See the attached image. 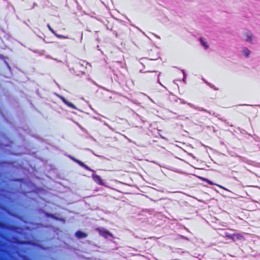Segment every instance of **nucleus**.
<instances>
[{
  "instance_id": "nucleus-1",
  "label": "nucleus",
  "mask_w": 260,
  "mask_h": 260,
  "mask_svg": "<svg viewBox=\"0 0 260 260\" xmlns=\"http://www.w3.org/2000/svg\"><path fill=\"white\" fill-rule=\"evenodd\" d=\"M225 237L232 239L233 241L235 242L238 240H244L245 238L243 236L240 234H230L227 233L225 234Z\"/></svg>"
},
{
  "instance_id": "nucleus-2",
  "label": "nucleus",
  "mask_w": 260,
  "mask_h": 260,
  "mask_svg": "<svg viewBox=\"0 0 260 260\" xmlns=\"http://www.w3.org/2000/svg\"><path fill=\"white\" fill-rule=\"evenodd\" d=\"M244 39L247 42L252 44L254 37L250 31H246L244 35Z\"/></svg>"
},
{
  "instance_id": "nucleus-3",
  "label": "nucleus",
  "mask_w": 260,
  "mask_h": 260,
  "mask_svg": "<svg viewBox=\"0 0 260 260\" xmlns=\"http://www.w3.org/2000/svg\"><path fill=\"white\" fill-rule=\"evenodd\" d=\"M92 177L94 182L100 185H104V182L100 176L96 174H93L92 175Z\"/></svg>"
},
{
  "instance_id": "nucleus-4",
  "label": "nucleus",
  "mask_w": 260,
  "mask_h": 260,
  "mask_svg": "<svg viewBox=\"0 0 260 260\" xmlns=\"http://www.w3.org/2000/svg\"><path fill=\"white\" fill-rule=\"evenodd\" d=\"M176 246L177 248L179 249H183L184 248H186L187 246L186 243H184L182 242L180 240H178L176 243Z\"/></svg>"
},
{
  "instance_id": "nucleus-5",
  "label": "nucleus",
  "mask_w": 260,
  "mask_h": 260,
  "mask_svg": "<svg viewBox=\"0 0 260 260\" xmlns=\"http://www.w3.org/2000/svg\"><path fill=\"white\" fill-rule=\"evenodd\" d=\"M76 236L78 238H79V239H81V238H85L87 236V234L82 231H77L76 234Z\"/></svg>"
},
{
  "instance_id": "nucleus-6",
  "label": "nucleus",
  "mask_w": 260,
  "mask_h": 260,
  "mask_svg": "<svg viewBox=\"0 0 260 260\" xmlns=\"http://www.w3.org/2000/svg\"><path fill=\"white\" fill-rule=\"evenodd\" d=\"M59 97L65 104H66L68 106H69L73 109H76L75 106L72 103L68 102L67 100H66L64 98H63L62 96H59Z\"/></svg>"
},
{
  "instance_id": "nucleus-7",
  "label": "nucleus",
  "mask_w": 260,
  "mask_h": 260,
  "mask_svg": "<svg viewBox=\"0 0 260 260\" xmlns=\"http://www.w3.org/2000/svg\"><path fill=\"white\" fill-rule=\"evenodd\" d=\"M200 43H201V44L202 45V46L203 47H204L205 49H207L208 48L209 46L208 45L207 41H206V40L205 39L201 38L200 39Z\"/></svg>"
},
{
  "instance_id": "nucleus-8",
  "label": "nucleus",
  "mask_w": 260,
  "mask_h": 260,
  "mask_svg": "<svg viewBox=\"0 0 260 260\" xmlns=\"http://www.w3.org/2000/svg\"><path fill=\"white\" fill-rule=\"evenodd\" d=\"M250 53V51L246 48H244L242 50V54L246 57H248Z\"/></svg>"
},
{
  "instance_id": "nucleus-9",
  "label": "nucleus",
  "mask_w": 260,
  "mask_h": 260,
  "mask_svg": "<svg viewBox=\"0 0 260 260\" xmlns=\"http://www.w3.org/2000/svg\"><path fill=\"white\" fill-rule=\"evenodd\" d=\"M102 235L106 237V238H109V237H113L112 234L110 233H109L108 231L105 230L103 232Z\"/></svg>"
},
{
  "instance_id": "nucleus-10",
  "label": "nucleus",
  "mask_w": 260,
  "mask_h": 260,
  "mask_svg": "<svg viewBox=\"0 0 260 260\" xmlns=\"http://www.w3.org/2000/svg\"><path fill=\"white\" fill-rule=\"evenodd\" d=\"M187 105L190 106V107L191 108H194L196 109H198L199 110H200V111H206V110L204 109L203 108H200V107H196L194 105L191 104V103H187Z\"/></svg>"
},
{
  "instance_id": "nucleus-11",
  "label": "nucleus",
  "mask_w": 260,
  "mask_h": 260,
  "mask_svg": "<svg viewBox=\"0 0 260 260\" xmlns=\"http://www.w3.org/2000/svg\"><path fill=\"white\" fill-rule=\"evenodd\" d=\"M72 159H73L75 162H77L78 164H79L81 166L84 167L85 165L81 161L78 160H77L75 158H72Z\"/></svg>"
},
{
  "instance_id": "nucleus-12",
  "label": "nucleus",
  "mask_w": 260,
  "mask_h": 260,
  "mask_svg": "<svg viewBox=\"0 0 260 260\" xmlns=\"http://www.w3.org/2000/svg\"><path fill=\"white\" fill-rule=\"evenodd\" d=\"M55 36L56 37H57V38H59V39H67V38H68L67 37H65V36H61V35H58L57 34H56Z\"/></svg>"
},
{
  "instance_id": "nucleus-13",
  "label": "nucleus",
  "mask_w": 260,
  "mask_h": 260,
  "mask_svg": "<svg viewBox=\"0 0 260 260\" xmlns=\"http://www.w3.org/2000/svg\"><path fill=\"white\" fill-rule=\"evenodd\" d=\"M179 236H180L182 238H183V239H185V240L188 241H189V239L184 236H182V235H179Z\"/></svg>"
},
{
  "instance_id": "nucleus-14",
  "label": "nucleus",
  "mask_w": 260,
  "mask_h": 260,
  "mask_svg": "<svg viewBox=\"0 0 260 260\" xmlns=\"http://www.w3.org/2000/svg\"><path fill=\"white\" fill-rule=\"evenodd\" d=\"M84 168L85 169L87 170H89V171H93L91 169H90L88 166H86L85 165V166H84Z\"/></svg>"
},
{
  "instance_id": "nucleus-15",
  "label": "nucleus",
  "mask_w": 260,
  "mask_h": 260,
  "mask_svg": "<svg viewBox=\"0 0 260 260\" xmlns=\"http://www.w3.org/2000/svg\"><path fill=\"white\" fill-rule=\"evenodd\" d=\"M217 186H218V187H219L220 188H222V189H224V190H225L229 191L228 189L225 188V187H223V186H221V185H217Z\"/></svg>"
},
{
  "instance_id": "nucleus-16",
  "label": "nucleus",
  "mask_w": 260,
  "mask_h": 260,
  "mask_svg": "<svg viewBox=\"0 0 260 260\" xmlns=\"http://www.w3.org/2000/svg\"><path fill=\"white\" fill-rule=\"evenodd\" d=\"M54 35H55L56 32L54 31V30L53 29H51L50 30Z\"/></svg>"
},
{
  "instance_id": "nucleus-17",
  "label": "nucleus",
  "mask_w": 260,
  "mask_h": 260,
  "mask_svg": "<svg viewBox=\"0 0 260 260\" xmlns=\"http://www.w3.org/2000/svg\"><path fill=\"white\" fill-rule=\"evenodd\" d=\"M47 27L49 30H51V29H52L49 24H47Z\"/></svg>"
},
{
  "instance_id": "nucleus-18",
  "label": "nucleus",
  "mask_w": 260,
  "mask_h": 260,
  "mask_svg": "<svg viewBox=\"0 0 260 260\" xmlns=\"http://www.w3.org/2000/svg\"><path fill=\"white\" fill-rule=\"evenodd\" d=\"M208 183L211 185L214 184L211 181H208Z\"/></svg>"
},
{
  "instance_id": "nucleus-19",
  "label": "nucleus",
  "mask_w": 260,
  "mask_h": 260,
  "mask_svg": "<svg viewBox=\"0 0 260 260\" xmlns=\"http://www.w3.org/2000/svg\"><path fill=\"white\" fill-rule=\"evenodd\" d=\"M148 98L151 102H153V101L150 97H148Z\"/></svg>"
},
{
  "instance_id": "nucleus-20",
  "label": "nucleus",
  "mask_w": 260,
  "mask_h": 260,
  "mask_svg": "<svg viewBox=\"0 0 260 260\" xmlns=\"http://www.w3.org/2000/svg\"><path fill=\"white\" fill-rule=\"evenodd\" d=\"M182 73L183 74V75H184V77H185V72L184 71H182Z\"/></svg>"
},
{
  "instance_id": "nucleus-21",
  "label": "nucleus",
  "mask_w": 260,
  "mask_h": 260,
  "mask_svg": "<svg viewBox=\"0 0 260 260\" xmlns=\"http://www.w3.org/2000/svg\"><path fill=\"white\" fill-rule=\"evenodd\" d=\"M158 82L160 85H161V83H160V82H159V80H158Z\"/></svg>"
},
{
  "instance_id": "nucleus-22",
  "label": "nucleus",
  "mask_w": 260,
  "mask_h": 260,
  "mask_svg": "<svg viewBox=\"0 0 260 260\" xmlns=\"http://www.w3.org/2000/svg\"><path fill=\"white\" fill-rule=\"evenodd\" d=\"M1 228H3L4 227H3V226H2Z\"/></svg>"
}]
</instances>
